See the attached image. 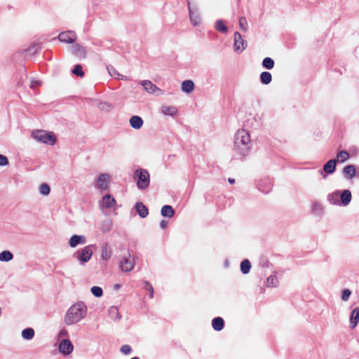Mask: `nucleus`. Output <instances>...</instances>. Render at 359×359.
<instances>
[{"instance_id": "obj_3", "label": "nucleus", "mask_w": 359, "mask_h": 359, "mask_svg": "<svg viewBox=\"0 0 359 359\" xmlns=\"http://www.w3.org/2000/svg\"><path fill=\"white\" fill-rule=\"evenodd\" d=\"M133 178L136 181L137 187L139 189L144 190L149 186L150 175L149 172L145 169H137L134 172Z\"/></svg>"}, {"instance_id": "obj_4", "label": "nucleus", "mask_w": 359, "mask_h": 359, "mask_svg": "<svg viewBox=\"0 0 359 359\" xmlns=\"http://www.w3.org/2000/svg\"><path fill=\"white\" fill-rule=\"evenodd\" d=\"M94 248H96L95 245H87L83 248L75 252L73 255V257L79 262L81 265H83L90 260L93 254Z\"/></svg>"}, {"instance_id": "obj_5", "label": "nucleus", "mask_w": 359, "mask_h": 359, "mask_svg": "<svg viewBox=\"0 0 359 359\" xmlns=\"http://www.w3.org/2000/svg\"><path fill=\"white\" fill-rule=\"evenodd\" d=\"M32 136L36 141L50 145H53L56 142L55 135L51 132L46 130L33 131Z\"/></svg>"}, {"instance_id": "obj_31", "label": "nucleus", "mask_w": 359, "mask_h": 359, "mask_svg": "<svg viewBox=\"0 0 359 359\" xmlns=\"http://www.w3.org/2000/svg\"><path fill=\"white\" fill-rule=\"evenodd\" d=\"M111 256V250L109 249L107 245H104V246H102V254H101V258L103 259V260H108Z\"/></svg>"}, {"instance_id": "obj_37", "label": "nucleus", "mask_w": 359, "mask_h": 359, "mask_svg": "<svg viewBox=\"0 0 359 359\" xmlns=\"http://www.w3.org/2000/svg\"><path fill=\"white\" fill-rule=\"evenodd\" d=\"M90 291L92 294L96 297H100L103 294L102 289L98 286L92 287Z\"/></svg>"}, {"instance_id": "obj_53", "label": "nucleus", "mask_w": 359, "mask_h": 359, "mask_svg": "<svg viewBox=\"0 0 359 359\" xmlns=\"http://www.w3.org/2000/svg\"><path fill=\"white\" fill-rule=\"evenodd\" d=\"M229 183H231V184H233V183H235V180H234V179L229 178Z\"/></svg>"}, {"instance_id": "obj_25", "label": "nucleus", "mask_w": 359, "mask_h": 359, "mask_svg": "<svg viewBox=\"0 0 359 359\" xmlns=\"http://www.w3.org/2000/svg\"><path fill=\"white\" fill-rule=\"evenodd\" d=\"M109 317L113 320H119L121 315L116 306H111L108 310Z\"/></svg>"}, {"instance_id": "obj_13", "label": "nucleus", "mask_w": 359, "mask_h": 359, "mask_svg": "<svg viewBox=\"0 0 359 359\" xmlns=\"http://www.w3.org/2000/svg\"><path fill=\"white\" fill-rule=\"evenodd\" d=\"M86 243V238L83 235H73L69 241V245L74 248H76L78 245H83Z\"/></svg>"}, {"instance_id": "obj_30", "label": "nucleus", "mask_w": 359, "mask_h": 359, "mask_svg": "<svg viewBox=\"0 0 359 359\" xmlns=\"http://www.w3.org/2000/svg\"><path fill=\"white\" fill-rule=\"evenodd\" d=\"M13 258V254L8 250H4L0 253V262H9Z\"/></svg>"}, {"instance_id": "obj_22", "label": "nucleus", "mask_w": 359, "mask_h": 359, "mask_svg": "<svg viewBox=\"0 0 359 359\" xmlns=\"http://www.w3.org/2000/svg\"><path fill=\"white\" fill-rule=\"evenodd\" d=\"M102 203L104 207L111 208L114 206L116 201L111 195L107 194L102 198Z\"/></svg>"}, {"instance_id": "obj_12", "label": "nucleus", "mask_w": 359, "mask_h": 359, "mask_svg": "<svg viewBox=\"0 0 359 359\" xmlns=\"http://www.w3.org/2000/svg\"><path fill=\"white\" fill-rule=\"evenodd\" d=\"M110 176L107 173L100 175L95 184V187L101 190H107L109 187Z\"/></svg>"}, {"instance_id": "obj_35", "label": "nucleus", "mask_w": 359, "mask_h": 359, "mask_svg": "<svg viewBox=\"0 0 359 359\" xmlns=\"http://www.w3.org/2000/svg\"><path fill=\"white\" fill-rule=\"evenodd\" d=\"M262 66L267 69H271L274 67V61L271 57H265L262 61Z\"/></svg>"}, {"instance_id": "obj_24", "label": "nucleus", "mask_w": 359, "mask_h": 359, "mask_svg": "<svg viewBox=\"0 0 359 359\" xmlns=\"http://www.w3.org/2000/svg\"><path fill=\"white\" fill-rule=\"evenodd\" d=\"M161 213L163 217L170 218L174 215L175 211L172 206L165 205L162 207Z\"/></svg>"}, {"instance_id": "obj_52", "label": "nucleus", "mask_w": 359, "mask_h": 359, "mask_svg": "<svg viewBox=\"0 0 359 359\" xmlns=\"http://www.w3.org/2000/svg\"><path fill=\"white\" fill-rule=\"evenodd\" d=\"M118 79H121V80H128V77L126 76H123V75H121L120 76L119 78H118Z\"/></svg>"}, {"instance_id": "obj_21", "label": "nucleus", "mask_w": 359, "mask_h": 359, "mask_svg": "<svg viewBox=\"0 0 359 359\" xmlns=\"http://www.w3.org/2000/svg\"><path fill=\"white\" fill-rule=\"evenodd\" d=\"M72 52L75 55L79 58H85L86 51L85 48L79 44H76L72 47Z\"/></svg>"}, {"instance_id": "obj_20", "label": "nucleus", "mask_w": 359, "mask_h": 359, "mask_svg": "<svg viewBox=\"0 0 359 359\" xmlns=\"http://www.w3.org/2000/svg\"><path fill=\"white\" fill-rule=\"evenodd\" d=\"M135 210L140 217L142 218L146 217L149 214L147 208L142 202H137L135 204Z\"/></svg>"}, {"instance_id": "obj_9", "label": "nucleus", "mask_w": 359, "mask_h": 359, "mask_svg": "<svg viewBox=\"0 0 359 359\" xmlns=\"http://www.w3.org/2000/svg\"><path fill=\"white\" fill-rule=\"evenodd\" d=\"M144 89L150 94H156V95H163V91L158 88L156 85L149 80H143L140 82Z\"/></svg>"}, {"instance_id": "obj_18", "label": "nucleus", "mask_w": 359, "mask_h": 359, "mask_svg": "<svg viewBox=\"0 0 359 359\" xmlns=\"http://www.w3.org/2000/svg\"><path fill=\"white\" fill-rule=\"evenodd\" d=\"M194 83L191 80H186L182 83L181 90L186 93H191L194 89Z\"/></svg>"}, {"instance_id": "obj_15", "label": "nucleus", "mask_w": 359, "mask_h": 359, "mask_svg": "<svg viewBox=\"0 0 359 359\" xmlns=\"http://www.w3.org/2000/svg\"><path fill=\"white\" fill-rule=\"evenodd\" d=\"M359 321V308H355L350 316V327L351 329L355 328Z\"/></svg>"}, {"instance_id": "obj_32", "label": "nucleus", "mask_w": 359, "mask_h": 359, "mask_svg": "<svg viewBox=\"0 0 359 359\" xmlns=\"http://www.w3.org/2000/svg\"><path fill=\"white\" fill-rule=\"evenodd\" d=\"M349 158V154L346 151H341L337 155V162L344 163Z\"/></svg>"}, {"instance_id": "obj_8", "label": "nucleus", "mask_w": 359, "mask_h": 359, "mask_svg": "<svg viewBox=\"0 0 359 359\" xmlns=\"http://www.w3.org/2000/svg\"><path fill=\"white\" fill-rule=\"evenodd\" d=\"M247 46V42L242 38L238 32L234 33L233 50L238 53L243 52Z\"/></svg>"}, {"instance_id": "obj_42", "label": "nucleus", "mask_w": 359, "mask_h": 359, "mask_svg": "<svg viewBox=\"0 0 359 359\" xmlns=\"http://www.w3.org/2000/svg\"><path fill=\"white\" fill-rule=\"evenodd\" d=\"M351 294V291L349 289H344L342 291L341 298L343 301L346 302L350 298Z\"/></svg>"}, {"instance_id": "obj_45", "label": "nucleus", "mask_w": 359, "mask_h": 359, "mask_svg": "<svg viewBox=\"0 0 359 359\" xmlns=\"http://www.w3.org/2000/svg\"><path fill=\"white\" fill-rule=\"evenodd\" d=\"M131 351V347L127 344L122 346L121 348V352L125 355L130 353Z\"/></svg>"}, {"instance_id": "obj_19", "label": "nucleus", "mask_w": 359, "mask_h": 359, "mask_svg": "<svg viewBox=\"0 0 359 359\" xmlns=\"http://www.w3.org/2000/svg\"><path fill=\"white\" fill-rule=\"evenodd\" d=\"M130 125L134 129H140L143 125V120L139 116H133L130 118Z\"/></svg>"}, {"instance_id": "obj_6", "label": "nucleus", "mask_w": 359, "mask_h": 359, "mask_svg": "<svg viewBox=\"0 0 359 359\" xmlns=\"http://www.w3.org/2000/svg\"><path fill=\"white\" fill-rule=\"evenodd\" d=\"M134 266L135 259L131 257L129 252L122 257L119 266L123 272L130 271L134 268Z\"/></svg>"}, {"instance_id": "obj_27", "label": "nucleus", "mask_w": 359, "mask_h": 359, "mask_svg": "<svg viewBox=\"0 0 359 359\" xmlns=\"http://www.w3.org/2000/svg\"><path fill=\"white\" fill-rule=\"evenodd\" d=\"M272 76L271 74L269 72H263L260 74V81L261 83L264 85H267L271 82Z\"/></svg>"}, {"instance_id": "obj_41", "label": "nucleus", "mask_w": 359, "mask_h": 359, "mask_svg": "<svg viewBox=\"0 0 359 359\" xmlns=\"http://www.w3.org/2000/svg\"><path fill=\"white\" fill-rule=\"evenodd\" d=\"M107 71L110 76H116V78H119L121 76V74H119L114 67L112 66H108L107 67Z\"/></svg>"}, {"instance_id": "obj_38", "label": "nucleus", "mask_w": 359, "mask_h": 359, "mask_svg": "<svg viewBox=\"0 0 359 359\" xmlns=\"http://www.w3.org/2000/svg\"><path fill=\"white\" fill-rule=\"evenodd\" d=\"M111 222L110 220L105 221L101 227V231L104 233L109 232L111 229Z\"/></svg>"}, {"instance_id": "obj_44", "label": "nucleus", "mask_w": 359, "mask_h": 359, "mask_svg": "<svg viewBox=\"0 0 359 359\" xmlns=\"http://www.w3.org/2000/svg\"><path fill=\"white\" fill-rule=\"evenodd\" d=\"M145 288L149 292V297L151 299L154 297V288L152 285L148 282L145 281Z\"/></svg>"}, {"instance_id": "obj_11", "label": "nucleus", "mask_w": 359, "mask_h": 359, "mask_svg": "<svg viewBox=\"0 0 359 359\" xmlns=\"http://www.w3.org/2000/svg\"><path fill=\"white\" fill-rule=\"evenodd\" d=\"M189 14L191 22L193 25L196 26L201 23V15L196 8L192 7L188 2Z\"/></svg>"}, {"instance_id": "obj_50", "label": "nucleus", "mask_w": 359, "mask_h": 359, "mask_svg": "<svg viewBox=\"0 0 359 359\" xmlns=\"http://www.w3.org/2000/svg\"><path fill=\"white\" fill-rule=\"evenodd\" d=\"M168 225V222L165 220H162L161 222H160V226L161 229H165Z\"/></svg>"}, {"instance_id": "obj_2", "label": "nucleus", "mask_w": 359, "mask_h": 359, "mask_svg": "<svg viewBox=\"0 0 359 359\" xmlns=\"http://www.w3.org/2000/svg\"><path fill=\"white\" fill-rule=\"evenodd\" d=\"M86 313V305L83 302H79L67 310L65 316V322L67 325H72L83 319Z\"/></svg>"}, {"instance_id": "obj_47", "label": "nucleus", "mask_w": 359, "mask_h": 359, "mask_svg": "<svg viewBox=\"0 0 359 359\" xmlns=\"http://www.w3.org/2000/svg\"><path fill=\"white\" fill-rule=\"evenodd\" d=\"M68 334H69L67 330L65 329H62L59 332L58 337L63 339L64 338L67 337Z\"/></svg>"}, {"instance_id": "obj_43", "label": "nucleus", "mask_w": 359, "mask_h": 359, "mask_svg": "<svg viewBox=\"0 0 359 359\" xmlns=\"http://www.w3.org/2000/svg\"><path fill=\"white\" fill-rule=\"evenodd\" d=\"M258 188L262 192L267 194L271 190V185L270 182H267L266 187H263L262 185L259 184Z\"/></svg>"}, {"instance_id": "obj_16", "label": "nucleus", "mask_w": 359, "mask_h": 359, "mask_svg": "<svg viewBox=\"0 0 359 359\" xmlns=\"http://www.w3.org/2000/svg\"><path fill=\"white\" fill-rule=\"evenodd\" d=\"M161 110V113L165 116H174L177 113V108L175 106L163 105Z\"/></svg>"}, {"instance_id": "obj_33", "label": "nucleus", "mask_w": 359, "mask_h": 359, "mask_svg": "<svg viewBox=\"0 0 359 359\" xmlns=\"http://www.w3.org/2000/svg\"><path fill=\"white\" fill-rule=\"evenodd\" d=\"M215 29L222 33H226L228 31L227 27L225 25L222 20H218L215 22Z\"/></svg>"}, {"instance_id": "obj_23", "label": "nucleus", "mask_w": 359, "mask_h": 359, "mask_svg": "<svg viewBox=\"0 0 359 359\" xmlns=\"http://www.w3.org/2000/svg\"><path fill=\"white\" fill-rule=\"evenodd\" d=\"M345 177L348 180L352 179L355 175V168L353 165H346L343 170Z\"/></svg>"}, {"instance_id": "obj_49", "label": "nucleus", "mask_w": 359, "mask_h": 359, "mask_svg": "<svg viewBox=\"0 0 359 359\" xmlns=\"http://www.w3.org/2000/svg\"><path fill=\"white\" fill-rule=\"evenodd\" d=\"M313 208L314 210H321L322 209V206H321L320 203H319L318 202H315L313 204Z\"/></svg>"}, {"instance_id": "obj_7", "label": "nucleus", "mask_w": 359, "mask_h": 359, "mask_svg": "<svg viewBox=\"0 0 359 359\" xmlns=\"http://www.w3.org/2000/svg\"><path fill=\"white\" fill-rule=\"evenodd\" d=\"M334 196H336V197L340 196L341 203L344 205H348L351 200V193L348 189L343 191L341 193L339 191H337L332 194H330L328 196V200L332 203H335V202L332 201V198Z\"/></svg>"}, {"instance_id": "obj_17", "label": "nucleus", "mask_w": 359, "mask_h": 359, "mask_svg": "<svg viewBox=\"0 0 359 359\" xmlns=\"http://www.w3.org/2000/svg\"><path fill=\"white\" fill-rule=\"evenodd\" d=\"M337 160L331 159L328 161L323 166V170L327 174L333 173L336 170Z\"/></svg>"}, {"instance_id": "obj_34", "label": "nucleus", "mask_w": 359, "mask_h": 359, "mask_svg": "<svg viewBox=\"0 0 359 359\" xmlns=\"http://www.w3.org/2000/svg\"><path fill=\"white\" fill-rule=\"evenodd\" d=\"M278 284V280L275 275H271L266 279L267 287H276Z\"/></svg>"}, {"instance_id": "obj_10", "label": "nucleus", "mask_w": 359, "mask_h": 359, "mask_svg": "<svg viewBox=\"0 0 359 359\" xmlns=\"http://www.w3.org/2000/svg\"><path fill=\"white\" fill-rule=\"evenodd\" d=\"M58 349L62 355H68L72 353L74 346L70 340L63 339L59 343Z\"/></svg>"}, {"instance_id": "obj_28", "label": "nucleus", "mask_w": 359, "mask_h": 359, "mask_svg": "<svg viewBox=\"0 0 359 359\" xmlns=\"http://www.w3.org/2000/svg\"><path fill=\"white\" fill-rule=\"evenodd\" d=\"M34 336V330L32 328H26L22 331V337L27 340L32 339Z\"/></svg>"}, {"instance_id": "obj_51", "label": "nucleus", "mask_w": 359, "mask_h": 359, "mask_svg": "<svg viewBox=\"0 0 359 359\" xmlns=\"http://www.w3.org/2000/svg\"><path fill=\"white\" fill-rule=\"evenodd\" d=\"M105 106L110 107V104L107 102L100 104V108H102V109H103Z\"/></svg>"}, {"instance_id": "obj_14", "label": "nucleus", "mask_w": 359, "mask_h": 359, "mask_svg": "<svg viewBox=\"0 0 359 359\" xmlns=\"http://www.w3.org/2000/svg\"><path fill=\"white\" fill-rule=\"evenodd\" d=\"M58 39L61 42L72 43L75 40V34L72 32H62L59 34Z\"/></svg>"}, {"instance_id": "obj_36", "label": "nucleus", "mask_w": 359, "mask_h": 359, "mask_svg": "<svg viewBox=\"0 0 359 359\" xmlns=\"http://www.w3.org/2000/svg\"><path fill=\"white\" fill-rule=\"evenodd\" d=\"M50 188L46 183H43L39 187V192L43 196H48L50 194Z\"/></svg>"}, {"instance_id": "obj_39", "label": "nucleus", "mask_w": 359, "mask_h": 359, "mask_svg": "<svg viewBox=\"0 0 359 359\" xmlns=\"http://www.w3.org/2000/svg\"><path fill=\"white\" fill-rule=\"evenodd\" d=\"M239 27L243 32H246L248 29V22L245 17H241L239 19Z\"/></svg>"}, {"instance_id": "obj_29", "label": "nucleus", "mask_w": 359, "mask_h": 359, "mask_svg": "<svg viewBox=\"0 0 359 359\" xmlns=\"http://www.w3.org/2000/svg\"><path fill=\"white\" fill-rule=\"evenodd\" d=\"M251 268L250 262L248 259H244L241 263V271L243 274H248Z\"/></svg>"}, {"instance_id": "obj_1", "label": "nucleus", "mask_w": 359, "mask_h": 359, "mask_svg": "<svg viewBox=\"0 0 359 359\" xmlns=\"http://www.w3.org/2000/svg\"><path fill=\"white\" fill-rule=\"evenodd\" d=\"M251 148V139L249 133L245 129L238 130L234 137L233 157L242 158L248 155Z\"/></svg>"}, {"instance_id": "obj_54", "label": "nucleus", "mask_w": 359, "mask_h": 359, "mask_svg": "<svg viewBox=\"0 0 359 359\" xmlns=\"http://www.w3.org/2000/svg\"><path fill=\"white\" fill-rule=\"evenodd\" d=\"M115 287H116V288H118V287H119V285H115Z\"/></svg>"}, {"instance_id": "obj_40", "label": "nucleus", "mask_w": 359, "mask_h": 359, "mask_svg": "<svg viewBox=\"0 0 359 359\" xmlns=\"http://www.w3.org/2000/svg\"><path fill=\"white\" fill-rule=\"evenodd\" d=\"M72 73L78 76H83L84 72L82 71V67L80 65H76L72 69Z\"/></svg>"}, {"instance_id": "obj_46", "label": "nucleus", "mask_w": 359, "mask_h": 359, "mask_svg": "<svg viewBox=\"0 0 359 359\" xmlns=\"http://www.w3.org/2000/svg\"><path fill=\"white\" fill-rule=\"evenodd\" d=\"M8 163L9 162L8 158L2 154H0V165L5 166L8 165Z\"/></svg>"}, {"instance_id": "obj_26", "label": "nucleus", "mask_w": 359, "mask_h": 359, "mask_svg": "<svg viewBox=\"0 0 359 359\" xmlns=\"http://www.w3.org/2000/svg\"><path fill=\"white\" fill-rule=\"evenodd\" d=\"M224 325V320L220 317L214 318L212 321V325L215 330L220 331L223 329Z\"/></svg>"}, {"instance_id": "obj_48", "label": "nucleus", "mask_w": 359, "mask_h": 359, "mask_svg": "<svg viewBox=\"0 0 359 359\" xmlns=\"http://www.w3.org/2000/svg\"><path fill=\"white\" fill-rule=\"evenodd\" d=\"M40 84H41V83L39 81H31L30 84H29V87L31 88H34L36 86H40Z\"/></svg>"}]
</instances>
